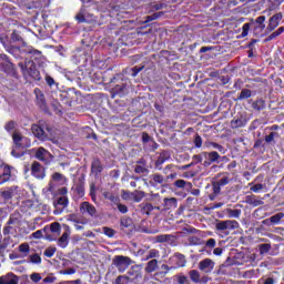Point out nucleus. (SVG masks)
Instances as JSON below:
<instances>
[{"mask_svg": "<svg viewBox=\"0 0 284 284\" xmlns=\"http://www.w3.org/2000/svg\"><path fill=\"white\" fill-rule=\"evenodd\" d=\"M161 270H162V272L155 273V276H165L166 274H170L171 270H176V267L169 266L168 264H162Z\"/></svg>", "mask_w": 284, "mask_h": 284, "instance_id": "33", "label": "nucleus"}, {"mask_svg": "<svg viewBox=\"0 0 284 284\" xmlns=\"http://www.w3.org/2000/svg\"><path fill=\"white\" fill-rule=\"evenodd\" d=\"M206 148H213L214 150H219L221 154H225V148L223 145L215 143V142H207Z\"/></svg>", "mask_w": 284, "mask_h": 284, "instance_id": "39", "label": "nucleus"}, {"mask_svg": "<svg viewBox=\"0 0 284 284\" xmlns=\"http://www.w3.org/2000/svg\"><path fill=\"white\" fill-rule=\"evenodd\" d=\"M143 68H145L144 65L142 67H133L131 70H132V73L131 75L132 77H136V74H139V72H141L143 70Z\"/></svg>", "mask_w": 284, "mask_h": 284, "instance_id": "64", "label": "nucleus"}, {"mask_svg": "<svg viewBox=\"0 0 284 284\" xmlns=\"http://www.w3.org/2000/svg\"><path fill=\"white\" fill-rule=\"evenodd\" d=\"M189 245H200L201 244V239L197 236H190L187 239Z\"/></svg>", "mask_w": 284, "mask_h": 284, "instance_id": "54", "label": "nucleus"}, {"mask_svg": "<svg viewBox=\"0 0 284 284\" xmlns=\"http://www.w3.org/2000/svg\"><path fill=\"white\" fill-rule=\"evenodd\" d=\"M11 178H12V168L10 165H4L2 173L0 175V181H2V183H8V181H10Z\"/></svg>", "mask_w": 284, "mask_h": 284, "instance_id": "22", "label": "nucleus"}, {"mask_svg": "<svg viewBox=\"0 0 284 284\" xmlns=\"http://www.w3.org/2000/svg\"><path fill=\"white\" fill-rule=\"evenodd\" d=\"M70 243V232H64L59 239H58V246L62 250H65Z\"/></svg>", "mask_w": 284, "mask_h": 284, "instance_id": "21", "label": "nucleus"}, {"mask_svg": "<svg viewBox=\"0 0 284 284\" xmlns=\"http://www.w3.org/2000/svg\"><path fill=\"white\" fill-rule=\"evenodd\" d=\"M132 199H134L135 203H141V201L143 200V196H145V193L142 191H135L133 193H131Z\"/></svg>", "mask_w": 284, "mask_h": 284, "instance_id": "42", "label": "nucleus"}, {"mask_svg": "<svg viewBox=\"0 0 284 284\" xmlns=\"http://www.w3.org/2000/svg\"><path fill=\"white\" fill-rule=\"evenodd\" d=\"M245 203H247V205H252V207H258L260 205L265 204V202H263V200L258 199L256 195H247L245 197Z\"/></svg>", "mask_w": 284, "mask_h": 284, "instance_id": "19", "label": "nucleus"}, {"mask_svg": "<svg viewBox=\"0 0 284 284\" xmlns=\"http://www.w3.org/2000/svg\"><path fill=\"white\" fill-rule=\"evenodd\" d=\"M113 92H115V94H125V92H128V85H125V84H116L113 88Z\"/></svg>", "mask_w": 284, "mask_h": 284, "instance_id": "40", "label": "nucleus"}, {"mask_svg": "<svg viewBox=\"0 0 284 284\" xmlns=\"http://www.w3.org/2000/svg\"><path fill=\"white\" fill-rule=\"evenodd\" d=\"M115 205L121 214H128V207L124 204L116 202Z\"/></svg>", "mask_w": 284, "mask_h": 284, "instance_id": "59", "label": "nucleus"}, {"mask_svg": "<svg viewBox=\"0 0 284 284\" xmlns=\"http://www.w3.org/2000/svg\"><path fill=\"white\" fill-rule=\"evenodd\" d=\"M12 140L14 143L16 150L23 148V141L26 140V138L21 133H19L18 131H14L12 134Z\"/></svg>", "mask_w": 284, "mask_h": 284, "instance_id": "20", "label": "nucleus"}, {"mask_svg": "<svg viewBox=\"0 0 284 284\" xmlns=\"http://www.w3.org/2000/svg\"><path fill=\"white\" fill-rule=\"evenodd\" d=\"M29 263H33L36 265H41V256L39 254H32L29 256Z\"/></svg>", "mask_w": 284, "mask_h": 284, "instance_id": "46", "label": "nucleus"}, {"mask_svg": "<svg viewBox=\"0 0 284 284\" xmlns=\"http://www.w3.org/2000/svg\"><path fill=\"white\" fill-rule=\"evenodd\" d=\"M282 19H283L282 13H276L273 17H271L268 20V26L265 30L266 34H270V32H274V30H276V28H278V23H281Z\"/></svg>", "mask_w": 284, "mask_h": 284, "instance_id": "12", "label": "nucleus"}, {"mask_svg": "<svg viewBox=\"0 0 284 284\" xmlns=\"http://www.w3.org/2000/svg\"><path fill=\"white\" fill-rule=\"evenodd\" d=\"M194 144H195V148H201L203 145V139L201 138V135L199 134L195 135Z\"/></svg>", "mask_w": 284, "mask_h": 284, "instance_id": "62", "label": "nucleus"}, {"mask_svg": "<svg viewBox=\"0 0 284 284\" xmlns=\"http://www.w3.org/2000/svg\"><path fill=\"white\" fill-rule=\"evenodd\" d=\"M134 172L135 174H149L150 169L148 168V165H135Z\"/></svg>", "mask_w": 284, "mask_h": 284, "instance_id": "38", "label": "nucleus"}, {"mask_svg": "<svg viewBox=\"0 0 284 284\" xmlns=\"http://www.w3.org/2000/svg\"><path fill=\"white\" fill-rule=\"evenodd\" d=\"M21 229V220L19 217L11 215L7 222V225L3 227V235L8 236L10 234H17Z\"/></svg>", "mask_w": 284, "mask_h": 284, "instance_id": "3", "label": "nucleus"}, {"mask_svg": "<svg viewBox=\"0 0 284 284\" xmlns=\"http://www.w3.org/2000/svg\"><path fill=\"white\" fill-rule=\"evenodd\" d=\"M130 277L128 275H119L115 280V284H129Z\"/></svg>", "mask_w": 284, "mask_h": 284, "instance_id": "50", "label": "nucleus"}, {"mask_svg": "<svg viewBox=\"0 0 284 284\" xmlns=\"http://www.w3.org/2000/svg\"><path fill=\"white\" fill-rule=\"evenodd\" d=\"M14 128H17V122H14V121H9L4 125V130H7V132H12V130H14Z\"/></svg>", "mask_w": 284, "mask_h": 284, "instance_id": "56", "label": "nucleus"}, {"mask_svg": "<svg viewBox=\"0 0 284 284\" xmlns=\"http://www.w3.org/2000/svg\"><path fill=\"white\" fill-rule=\"evenodd\" d=\"M31 174L34 179H45V168L41 163L34 161L31 164Z\"/></svg>", "mask_w": 284, "mask_h": 284, "instance_id": "10", "label": "nucleus"}, {"mask_svg": "<svg viewBox=\"0 0 284 284\" xmlns=\"http://www.w3.org/2000/svg\"><path fill=\"white\" fill-rule=\"evenodd\" d=\"M161 256V252H159V250L156 248H152L148 252L145 261H150V260H156Z\"/></svg>", "mask_w": 284, "mask_h": 284, "instance_id": "32", "label": "nucleus"}, {"mask_svg": "<svg viewBox=\"0 0 284 284\" xmlns=\"http://www.w3.org/2000/svg\"><path fill=\"white\" fill-rule=\"evenodd\" d=\"M215 230L217 232H223L224 234H230V230H239V222L236 220H225V221H216Z\"/></svg>", "mask_w": 284, "mask_h": 284, "instance_id": "5", "label": "nucleus"}, {"mask_svg": "<svg viewBox=\"0 0 284 284\" xmlns=\"http://www.w3.org/2000/svg\"><path fill=\"white\" fill-rule=\"evenodd\" d=\"M242 211L239 209H226L229 219H240Z\"/></svg>", "mask_w": 284, "mask_h": 284, "instance_id": "31", "label": "nucleus"}, {"mask_svg": "<svg viewBox=\"0 0 284 284\" xmlns=\"http://www.w3.org/2000/svg\"><path fill=\"white\" fill-rule=\"evenodd\" d=\"M164 203L166 207H176V197H165Z\"/></svg>", "mask_w": 284, "mask_h": 284, "instance_id": "49", "label": "nucleus"}, {"mask_svg": "<svg viewBox=\"0 0 284 284\" xmlns=\"http://www.w3.org/2000/svg\"><path fill=\"white\" fill-rule=\"evenodd\" d=\"M126 276L130 278V282L136 281L139 276H141V271H139V266H133L126 272Z\"/></svg>", "mask_w": 284, "mask_h": 284, "instance_id": "27", "label": "nucleus"}, {"mask_svg": "<svg viewBox=\"0 0 284 284\" xmlns=\"http://www.w3.org/2000/svg\"><path fill=\"white\" fill-rule=\"evenodd\" d=\"M52 179H53V181H58L60 183H63V181H65V176L61 173H54L52 175Z\"/></svg>", "mask_w": 284, "mask_h": 284, "instance_id": "58", "label": "nucleus"}, {"mask_svg": "<svg viewBox=\"0 0 284 284\" xmlns=\"http://www.w3.org/2000/svg\"><path fill=\"white\" fill-rule=\"evenodd\" d=\"M214 265H216L214 261H212L211 258H204L199 262L197 267L200 272H203L204 274H210L214 270Z\"/></svg>", "mask_w": 284, "mask_h": 284, "instance_id": "9", "label": "nucleus"}, {"mask_svg": "<svg viewBox=\"0 0 284 284\" xmlns=\"http://www.w3.org/2000/svg\"><path fill=\"white\" fill-rule=\"evenodd\" d=\"M132 263H134V261L125 255H115L112 258V265L118 268V272H120V274H123V272H125V270H128V267H130Z\"/></svg>", "mask_w": 284, "mask_h": 284, "instance_id": "2", "label": "nucleus"}, {"mask_svg": "<svg viewBox=\"0 0 284 284\" xmlns=\"http://www.w3.org/2000/svg\"><path fill=\"white\" fill-rule=\"evenodd\" d=\"M245 125H247V120L243 115L235 116L231 121V128H233V130H236L239 128H245Z\"/></svg>", "mask_w": 284, "mask_h": 284, "instance_id": "17", "label": "nucleus"}, {"mask_svg": "<svg viewBox=\"0 0 284 284\" xmlns=\"http://www.w3.org/2000/svg\"><path fill=\"white\" fill-rule=\"evenodd\" d=\"M175 278L178 284H190V280L183 274L175 275Z\"/></svg>", "mask_w": 284, "mask_h": 284, "instance_id": "51", "label": "nucleus"}, {"mask_svg": "<svg viewBox=\"0 0 284 284\" xmlns=\"http://www.w3.org/2000/svg\"><path fill=\"white\" fill-rule=\"evenodd\" d=\"M156 270H159V260H150L144 267L146 274H152Z\"/></svg>", "mask_w": 284, "mask_h": 284, "instance_id": "23", "label": "nucleus"}, {"mask_svg": "<svg viewBox=\"0 0 284 284\" xmlns=\"http://www.w3.org/2000/svg\"><path fill=\"white\" fill-rule=\"evenodd\" d=\"M230 183V175L226 174V175H223L217 182H216V185H219V187H223L225 185H229Z\"/></svg>", "mask_w": 284, "mask_h": 284, "instance_id": "44", "label": "nucleus"}, {"mask_svg": "<svg viewBox=\"0 0 284 284\" xmlns=\"http://www.w3.org/2000/svg\"><path fill=\"white\" fill-rule=\"evenodd\" d=\"M162 14L163 12H156V13H153L152 16H148L146 22L154 21L155 19H159V17H162Z\"/></svg>", "mask_w": 284, "mask_h": 284, "instance_id": "60", "label": "nucleus"}, {"mask_svg": "<svg viewBox=\"0 0 284 284\" xmlns=\"http://www.w3.org/2000/svg\"><path fill=\"white\" fill-rule=\"evenodd\" d=\"M189 276L193 283H200L201 282V273L196 270H192L189 272Z\"/></svg>", "mask_w": 284, "mask_h": 284, "instance_id": "34", "label": "nucleus"}, {"mask_svg": "<svg viewBox=\"0 0 284 284\" xmlns=\"http://www.w3.org/2000/svg\"><path fill=\"white\" fill-rule=\"evenodd\" d=\"M252 97V90L243 89L237 98V101H245V99H250Z\"/></svg>", "mask_w": 284, "mask_h": 284, "instance_id": "36", "label": "nucleus"}, {"mask_svg": "<svg viewBox=\"0 0 284 284\" xmlns=\"http://www.w3.org/2000/svg\"><path fill=\"white\" fill-rule=\"evenodd\" d=\"M0 245L6 250L12 245V237L10 235H4V239L0 242Z\"/></svg>", "mask_w": 284, "mask_h": 284, "instance_id": "43", "label": "nucleus"}, {"mask_svg": "<svg viewBox=\"0 0 284 284\" xmlns=\"http://www.w3.org/2000/svg\"><path fill=\"white\" fill-rule=\"evenodd\" d=\"M153 210H154V206L150 203L144 204L142 207V212L144 214H150V212H152Z\"/></svg>", "mask_w": 284, "mask_h": 284, "instance_id": "57", "label": "nucleus"}, {"mask_svg": "<svg viewBox=\"0 0 284 284\" xmlns=\"http://www.w3.org/2000/svg\"><path fill=\"white\" fill-rule=\"evenodd\" d=\"M284 219V213L280 212L275 215L271 216V225H278V223H281V221H283Z\"/></svg>", "mask_w": 284, "mask_h": 284, "instance_id": "35", "label": "nucleus"}, {"mask_svg": "<svg viewBox=\"0 0 284 284\" xmlns=\"http://www.w3.org/2000/svg\"><path fill=\"white\" fill-rule=\"evenodd\" d=\"M0 195L4 199V201H10V199L14 196V187H9L4 191H1Z\"/></svg>", "mask_w": 284, "mask_h": 284, "instance_id": "30", "label": "nucleus"}, {"mask_svg": "<svg viewBox=\"0 0 284 284\" xmlns=\"http://www.w3.org/2000/svg\"><path fill=\"white\" fill-rule=\"evenodd\" d=\"M91 170H92L93 174H99V173L103 172V166L101 165V161L93 160V162L91 164Z\"/></svg>", "mask_w": 284, "mask_h": 284, "instance_id": "29", "label": "nucleus"}, {"mask_svg": "<svg viewBox=\"0 0 284 284\" xmlns=\"http://www.w3.org/2000/svg\"><path fill=\"white\" fill-rule=\"evenodd\" d=\"M156 243H169V245H176V237L170 234L158 235Z\"/></svg>", "mask_w": 284, "mask_h": 284, "instance_id": "16", "label": "nucleus"}, {"mask_svg": "<svg viewBox=\"0 0 284 284\" xmlns=\"http://www.w3.org/2000/svg\"><path fill=\"white\" fill-rule=\"evenodd\" d=\"M70 201L68 200V196H60L58 197L57 202H53V205L55 210L53 211V214L59 215L63 213V210L68 207Z\"/></svg>", "mask_w": 284, "mask_h": 284, "instance_id": "7", "label": "nucleus"}, {"mask_svg": "<svg viewBox=\"0 0 284 284\" xmlns=\"http://www.w3.org/2000/svg\"><path fill=\"white\" fill-rule=\"evenodd\" d=\"M174 185H175V187L183 189V187H185V185H189L191 187L192 183L186 182L185 180H178V181H175Z\"/></svg>", "mask_w": 284, "mask_h": 284, "instance_id": "53", "label": "nucleus"}, {"mask_svg": "<svg viewBox=\"0 0 284 284\" xmlns=\"http://www.w3.org/2000/svg\"><path fill=\"white\" fill-rule=\"evenodd\" d=\"M133 227H134V222H132V219L128 216L121 217L120 230H122V232H132Z\"/></svg>", "mask_w": 284, "mask_h": 284, "instance_id": "14", "label": "nucleus"}, {"mask_svg": "<svg viewBox=\"0 0 284 284\" xmlns=\"http://www.w3.org/2000/svg\"><path fill=\"white\" fill-rule=\"evenodd\" d=\"M28 54H33L34 57H41V51L33 49L32 47L29 48V50L26 51Z\"/></svg>", "mask_w": 284, "mask_h": 284, "instance_id": "63", "label": "nucleus"}, {"mask_svg": "<svg viewBox=\"0 0 284 284\" xmlns=\"http://www.w3.org/2000/svg\"><path fill=\"white\" fill-rule=\"evenodd\" d=\"M260 254H267L272 250V244H260L258 245Z\"/></svg>", "mask_w": 284, "mask_h": 284, "instance_id": "52", "label": "nucleus"}, {"mask_svg": "<svg viewBox=\"0 0 284 284\" xmlns=\"http://www.w3.org/2000/svg\"><path fill=\"white\" fill-rule=\"evenodd\" d=\"M202 156H204L205 161L203 163L204 168H210L212 163H216L219 159H221V155L216 151L212 152H202Z\"/></svg>", "mask_w": 284, "mask_h": 284, "instance_id": "11", "label": "nucleus"}, {"mask_svg": "<svg viewBox=\"0 0 284 284\" xmlns=\"http://www.w3.org/2000/svg\"><path fill=\"white\" fill-rule=\"evenodd\" d=\"M170 159V153L168 151H162L155 161V168H161Z\"/></svg>", "mask_w": 284, "mask_h": 284, "instance_id": "26", "label": "nucleus"}, {"mask_svg": "<svg viewBox=\"0 0 284 284\" xmlns=\"http://www.w3.org/2000/svg\"><path fill=\"white\" fill-rule=\"evenodd\" d=\"M253 110H256V112H261V110H265V101L263 100H256L252 104Z\"/></svg>", "mask_w": 284, "mask_h": 284, "instance_id": "37", "label": "nucleus"}, {"mask_svg": "<svg viewBox=\"0 0 284 284\" xmlns=\"http://www.w3.org/2000/svg\"><path fill=\"white\" fill-rule=\"evenodd\" d=\"M75 21L78 23H87L88 19H85V10L81 9L80 12L75 16Z\"/></svg>", "mask_w": 284, "mask_h": 284, "instance_id": "41", "label": "nucleus"}, {"mask_svg": "<svg viewBox=\"0 0 284 284\" xmlns=\"http://www.w3.org/2000/svg\"><path fill=\"white\" fill-rule=\"evenodd\" d=\"M172 261H174L175 264H176V266H173V267H175V270H176L178 267H185V263H186V261H185V255H183V254H181V253H175V254L173 255V257H172Z\"/></svg>", "mask_w": 284, "mask_h": 284, "instance_id": "25", "label": "nucleus"}, {"mask_svg": "<svg viewBox=\"0 0 284 284\" xmlns=\"http://www.w3.org/2000/svg\"><path fill=\"white\" fill-rule=\"evenodd\" d=\"M45 130L47 132H50V128H48V124H45L43 121H40L39 124H33L31 126L32 134L40 141H48L49 136Z\"/></svg>", "mask_w": 284, "mask_h": 284, "instance_id": "4", "label": "nucleus"}, {"mask_svg": "<svg viewBox=\"0 0 284 284\" xmlns=\"http://www.w3.org/2000/svg\"><path fill=\"white\" fill-rule=\"evenodd\" d=\"M54 254H57V247H54V246H49L44 251V256H47V258H52V256H54Z\"/></svg>", "mask_w": 284, "mask_h": 284, "instance_id": "45", "label": "nucleus"}, {"mask_svg": "<svg viewBox=\"0 0 284 284\" xmlns=\"http://www.w3.org/2000/svg\"><path fill=\"white\" fill-rule=\"evenodd\" d=\"M36 159L42 161V163H50L52 161V153L45 150V148L40 146L36 150Z\"/></svg>", "mask_w": 284, "mask_h": 284, "instance_id": "6", "label": "nucleus"}, {"mask_svg": "<svg viewBox=\"0 0 284 284\" xmlns=\"http://www.w3.org/2000/svg\"><path fill=\"white\" fill-rule=\"evenodd\" d=\"M150 179V185H153V187H156V185H163V183H165V178L159 173L151 175Z\"/></svg>", "mask_w": 284, "mask_h": 284, "instance_id": "24", "label": "nucleus"}, {"mask_svg": "<svg viewBox=\"0 0 284 284\" xmlns=\"http://www.w3.org/2000/svg\"><path fill=\"white\" fill-rule=\"evenodd\" d=\"M18 250H19V253L22 254L20 256L22 258H26V256H28V254H30V244L22 243V244L19 245Z\"/></svg>", "mask_w": 284, "mask_h": 284, "instance_id": "28", "label": "nucleus"}, {"mask_svg": "<svg viewBox=\"0 0 284 284\" xmlns=\"http://www.w3.org/2000/svg\"><path fill=\"white\" fill-rule=\"evenodd\" d=\"M50 232L52 234L45 233L44 239L47 241H57V236L61 235V224L59 222H53L50 224Z\"/></svg>", "mask_w": 284, "mask_h": 284, "instance_id": "8", "label": "nucleus"}, {"mask_svg": "<svg viewBox=\"0 0 284 284\" xmlns=\"http://www.w3.org/2000/svg\"><path fill=\"white\" fill-rule=\"evenodd\" d=\"M103 233L105 234V236H109V239H114V236L116 235V231L108 226L103 227Z\"/></svg>", "mask_w": 284, "mask_h": 284, "instance_id": "48", "label": "nucleus"}, {"mask_svg": "<svg viewBox=\"0 0 284 284\" xmlns=\"http://www.w3.org/2000/svg\"><path fill=\"white\" fill-rule=\"evenodd\" d=\"M34 94L39 108H41V110H47L48 104L45 103V95L43 94V92H41V89H34Z\"/></svg>", "mask_w": 284, "mask_h": 284, "instance_id": "15", "label": "nucleus"}, {"mask_svg": "<svg viewBox=\"0 0 284 284\" xmlns=\"http://www.w3.org/2000/svg\"><path fill=\"white\" fill-rule=\"evenodd\" d=\"M250 34V23H244L242 27V37H247Z\"/></svg>", "mask_w": 284, "mask_h": 284, "instance_id": "61", "label": "nucleus"}, {"mask_svg": "<svg viewBox=\"0 0 284 284\" xmlns=\"http://www.w3.org/2000/svg\"><path fill=\"white\" fill-rule=\"evenodd\" d=\"M81 214H88L89 216L97 217V207L90 202H82L80 204Z\"/></svg>", "mask_w": 284, "mask_h": 284, "instance_id": "13", "label": "nucleus"}, {"mask_svg": "<svg viewBox=\"0 0 284 284\" xmlns=\"http://www.w3.org/2000/svg\"><path fill=\"white\" fill-rule=\"evenodd\" d=\"M103 196H104V199H108L109 201H111V203H119V196H116L110 192H104Z\"/></svg>", "mask_w": 284, "mask_h": 284, "instance_id": "47", "label": "nucleus"}, {"mask_svg": "<svg viewBox=\"0 0 284 284\" xmlns=\"http://www.w3.org/2000/svg\"><path fill=\"white\" fill-rule=\"evenodd\" d=\"M193 164L196 165V163H203L204 155L203 153L193 155Z\"/></svg>", "mask_w": 284, "mask_h": 284, "instance_id": "55", "label": "nucleus"}, {"mask_svg": "<svg viewBox=\"0 0 284 284\" xmlns=\"http://www.w3.org/2000/svg\"><path fill=\"white\" fill-rule=\"evenodd\" d=\"M0 284H19V277L14 273H9L0 277Z\"/></svg>", "mask_w": 284, "mask_h": 284, "instance_id": "18", "label": "nucleus"}, {"mask_svg": "<svg viewBox=\"0 0 284 284\" xmlns=\"http://www.w3.org/2000/svg\"><path fill=\"white\" fill-rule=\"evenodd\" d=\"M19 68L22 71L24 79H33V81H41V73L37 70V64L32 60H28L24 63L20 62Z\"/></svg>", "mask_w": 284, "mask_h": 284, "instance_id": "1", "label": "nucleus"}]
</instances>
